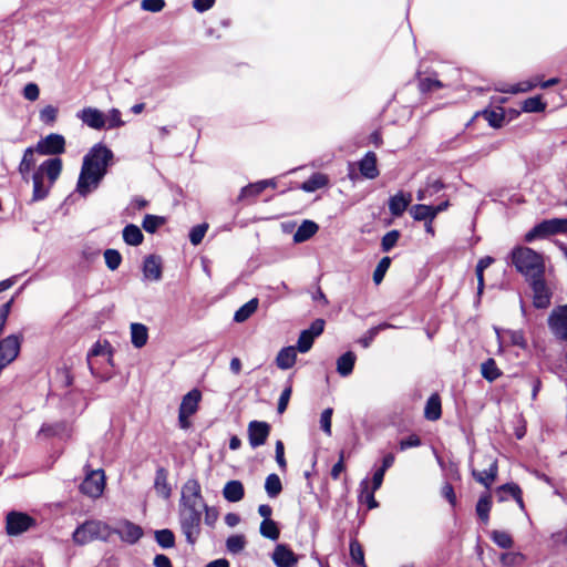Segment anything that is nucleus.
I'll return each instance as SVG.
<instances>
[{"instance_id":"1","label":"nucleus","mask_w":567,"mask_h":567,"mask_svg":"<svg viewBox=\"0 0 567 567\" xmlns=\"http://www.w3.org/2000/svg\"><path fill=\"white\" fill-rule=\"evenodd\" d=\"M38 153L37 146L28 147L22 156L19 164L18 171L21 178L29 183L30 178L33 183L32 202H39L44 199L51 186L59 178L62 172V161L59 157H53L44 161L30 176L31 169L37 164L35 154Z\"/></svg>"},{"instance_id":"2","label":"nucleus","mask_w":567,"mask_h":567,"mask_svg":"<svg viewBox=\"0 0 567 567\" xmlns=\"http://www.w3.org/2000/svg\"><path fill=\"white\" fill-rule=\"evenodd\" d=\"M206 503L196 478H188L182 486L179 501V524L188 544L196 543L200 535V523Z\"/></svg>"},{"instance_id":"3","label":"nucleus","mask_w":567,"mask_h":567,"mask_svg":"<svg viewBox=\"0 0 567 567\" xmlns=\"http://www.w3.org/2000/svg\"><path fill=\"white\" fill-rule=\"evenodd\" d=\"M114 158L113 152L104 144L93 145L83 157L76 183V192L85 197L100 186Z\"/></svg>"},{"instance_id":"4","label":"nucleus","mask_w":567,"mask_h":567,"mask_svg":"<svg viewBox=\"0 0 567 567\" xmlns=\"http://www.w3.org/2000/svg\"><path fill=\"white\" fill-rule=\"evenodd\" d=\"M512 262L527 280L545 274L543 256L528 247L515 248L512 251Z\"/></svg>"},{"instance_id":"5","label":"nucleus","mask_w":567,"mask_h":567,"mask_svg":"<svg viewBox=\"0 0 567 567\" xmlns=\"http://www.w3.org/2000/svg\"><path fill=\"white\" fill-rule=\"evenodd\" d=\"M112 535V527L101 520H86L73 532L72 539L76 545L83 546L93 540H107Z\"/></svg>"},{"instance_id":"6","label":"nucleus","mask_w":567,"mask_h":567,"mask_svg":"<svg viewBox=\"0 0 567 567\" xmlns=\"http://www.w3.org/2000/svg\"><path fill=\"white\" fill-rule=\"evenodd\" d=\"M564 233H567V218H554L536 225L525 235V240L530 243L536 238Z\"/></svg>"},{"instance_id":"7","label":"nucleus","mask_w":567,"mask_h":567,"mask_svg":"<svg viewBox=\"0 0 567 567\" xmlns=\"http://www.w3.org/2000/svg\"><path fill=\"white\" fill-rule=\"evenodd\" d=\"M34 525V518L25 513L12 511L7 514L6 530L10 536L21 535L28 532Z\"/></svg>"},{"instance_id":"8","label":"nucleus","mask_w":567,"mask_h":567,"mask_svg":"<svg viewBox=\"0 0 567 567\" xmlns=\"http://www.w3.org/2000/svg\"><path fill=\"white\" fill-rule=\"evenodd\" d=\"M533 291V305L544 309L550 305L551 289L544 279V275L527 280Z\"/></svg>"},{"instance_id":"9","label":"nucleus","mask_w":567,"mask_h":567,"mask_svg":"<svg viewBox=\"0 0 567 567\" xmlns=\"http://www.w3.org/2000/svg\"><path fill=\"white\" fill-rule=\"evenodd\" d=\"M105 476L102 470L92 471L89 473L80 485V489L89 497H100L104 491Z\"/></svg>"},{"instance_id":"10","label":"nucleus","mask_w":567,"mask_h":567,"mask_svg":"<svg viewBox=\"0 0 567 567\" xmlns=\"http://www.w3.org/2000/svg\"><path fill=\"white\" fill-rule=\"evenodd\" d=\"M35 146L41 155H59L65 151V140L61 134L51 133L41 138Z\"/></svg>"},{"instance_id":"11","label":"nucleus","mask_w":567,"mask_h":567,"mask_svg":"<svg viewBox=\"0 0 567 567\" xmlns=\"http://www.w3.org/2000/svg\"><path fill=\"white\" fill-rule=\"evenodd\" d=\"M551 332L559 339L567 341V307L555 309L548 319Z\"/></svg>"},{"instance_id":"12","label":"nucleus","mask_w":567,"mask_h":567,"mask_svg":"<svg viewBox=\"0 0 567 567\" xmlns=\"http://www.w3.org/2000/svg\"><path fill=\"white\" fill-rule=\"evenodd\" d=\"M112 534L118 535L125 543L135 544L143 536V529L132 522L123 520L112 528Z\"/></svg>"},{"instance_id":"13","label":"nucleus","mask_w":567,"mask_h":567,"mask_svg":"<svg viewBox=\"0 0 567 567\" xmlns=\"http://www.w3.org/2000/svg\"><path fill=\"white\" fill-rule=\"evenodd\" d=\"M270 433V425L264 421H251L248 424V439L251 447L256 449L266 443Z\"/></svg>"},{"instance_id":"14","label":"nucleus","mask_w":567,"mask_h":567,"mask_svg":"<svg viewBox=\"0 0 567 567\" xmlns=\"http://www.w3.org/2000/svg\"><path fill=\"white\" fill-rule=\"evenodd\" d=\"M486 463L488 464V468L483 471H477L473 468L472 475L475 478V481H477L486 488H489L497 477V460L492 456H486Z\"/></svg>"},{"instance_id":"15","label":"nucleus","mask_w":567,"mask_h":567,"mask_svg":"<svg viewBox=\"0 0 567 567\" xmlns=\"http://www.w3.org/2000/svg\"><path fill=\"white\" fill-rule=\"evenodd\" d=\"M271 559L277 567H297L298 556L285 544L276 546Z\"/></svg>"},{"instance_id":"16","label":"nucleus","mask_w":567,"mask_h":567,"mask_svg":"<svg viewBox=\"0 0 567 567\" xmlns=\"http://www.w3.org/2000/svg\"><path fill=\"white\" fill-rule=\"evenodd\" d=\"M78 116L91 128L101 130L105 126V115L97 109L85 107Z\"/></svg>"},{"instance_id":"17","label":"nucleus","mask_w":567,"mask_h":567,"mask_svg":"<svg viewBox=\"0 0 567 567\" xmlns=\"http://www.w3.org/2000/svg\"><path fill=\"white\" fill-rule=\"evenodd\" d=\"M202 392L193 389L183 396L178 411L192 416L197 412Z\"/></svg>"},{"instance_id":"18","label":"nucleus","mask_w":567,"mask_h":567,"mask_svg":"<svg viewBox=\"0 0 567 567\" xmlns=\"http://www.w3.org/2000/svg\"><path fill=\"white\" fill-rule=\"evenodd\" d=\"M496 495H497L499 502H505L509 497H513L517 502L518 506L522 509L524 508V502H523V497H522V489H520V487L517 484L507 483V484H504V485L499 486L496 489Z\"/></svg>"},{"instance_id":"19","label":"nucleus","mask_w":567,"mask_h":567,"mask_svg":"<svg viewBox=\"0 0 567 567\" xmlns=\"http://www.w3.org/2000/svg\"><path fill=\"white\" fill-rule=\"evenodd\" d=\"M143 274L146 279L158 281L162 278V264L157 256H147L143 265Z\"/></svg>"},{"instance_id":"20","label":"nucleus","mask_w":567,"mask_h":567,"mask_svg":"<svg viewBox=\"0 0 567 567\" xmlns=\"http://www.w3.org/2000/svg\"><path fill=\"white\" fill-rule=\"evenodd\" d=\"M223 496L230 503H237L245 496V488L240 481H228L223 488Z\"/></svg>"},{"instance_id":"21","label":"nucleus","mask_w":567,"mask_h":567,"mask_svg":"<svg viewBox=\"0 0 567 567\" xmlns=\"http://www.w3.org/2000/svg\"><path fill=\"white\" fill-rule=\"evenodd\" d=\"M154 488L157 495L167 499L172 494V487L168 483V472L164 467H158L155 475Z\"/></svg>"},{"instance_id":"22","label":"nucleus","mask_w":567,"mask_h":567,"mask_svg":"<svg viewBox=\"0 0 567 567\" xmlns=\"http://www.w3.org/2000/svg\"><path fill=\"white\" fill-rule=\"evenodd\" d=\"M359 169L365 178L374 179L378 177L377 155L373 152H368L359 162Z\"/></svg>"},{"instance_id":"23","label":"nucleus","mask_w":567,"mask_h":567,"mask_svg":"<svg viewBox=\"0 0 567 567\" xmlns=\"http://www.w3.org/2000/svg\"><path fill=\"white\" fill-rule=\"evenodd\" d=\"M412 200L411 194L402 192L392 196L389 200V209L393 216H401L408 208Z\"/></svg>"},{"instance_id":"24","label":"nucleus","mask_w":567,"mask_h":567,"mask_svg":"<svg viewBox=\"0 0 567 567\" xmlns=\"http://www.w3.org/2000/svg\"><path fill=\"white\" fill-rule=\"evenodd\" d=\"M538 85V78L534 80L522 81L517 84H498L495 90L502 93L517 94L528 92Z\"/></svg>"},{"instance_id":"25","label":"nucleus","mask_w":567,"mask_h":567,"mask_svg":"<svg viewBox=\"0 0 567 567\" xmlns=\"http://www.w3.org/2000/svg\"><path fill=\"white\" fill-rule=\"evenodd\" d=\"M319 229V226L312 220H303L293 234V241L297 244L309 240Z\"/></svg>"},{"instance_id":"26","label":"nucleus","mask_w":567,"mask_h":567,"mask_svg":"<svg viewBox=\"0 0 567 567\" xmlns=\"http://www.w3.org/2000/svg\"><path fill=\"white\" fill-rule=\"evenodd\" d=\"M130 330H131L132 344L137 349L143 348L147 343V340H148L147 327L143 323L134 322V323H131Z\"/></svg>"},{"instance_id":"27","label":"nucleus","mask_w":567,"mask_h":567,"mask_svg":"<svg viewBox=\"0 0 567 567\" xmlns=\"http://www.w3.org/2000/svg\"><path fill=\"white\" fill-rule=\"evenodd\" d=\"M297 359V349L295 347H286L281 349L276 358L279 369L288 370L292 368Z\"/></svg>"},{"instance_id":"28","label":"nucleus","mask_w":567,"mask_h":567,"mask_svg":"<svg viewBox=\"0 0 567 567\" xmlns=\"http://www.w3.org/2000/svg\"><path fill=\"white\" fill-rule=\"evenodd\" d=\"M442 408H441V399L439 394H432L425 404L424 416L429 421H436L441 417Z\"/></svg>"},{"instance_id":"29","label":"nucleus","mask_w":567,"mask_h":567,"mask_svg":"<svg viewBox=\"0 0 567 567\" xmlns=\"http://www.w3.org/2000/svg\"><path fill=\"white\" fill-rule=\"evenodd\" d=\"M357 357L352 351L343 353L337 360V371L341 377H348L352 373Z\"/></svg>"},{"instance_id":"30","label":"nucleus","mask_w":567,"mask_h":567,"mask_svg":"<svg viewBox=\"0 0 567 567\" xmlns=\"http://www.w3.org/2000/svg\"><path fill=\"white\" fill-rule=\"evenodd\" d=\"M329 183L328 177L324 174L316 173L311 175L309 179L303 182L300 188L306 193H313L320 188H323Z\"/></svg>"},{"instance_id":"31","label":"nucleus","mask_w":567,"mask_h":567,"mask_svg":"<svg viewBox=\"0 0 567 567\" xmlns=\"http://www.w3.org/2000/svg\"><path fill=\"white\" fill-rule=\"evenodd\" d=\"M444 187L443 183L436 178H429L426 182V186L417 190L416 198L417 200H426L429 197L435 195Z\"/></svg>"},{"instance_id":"32","label":"nucleus","mask_w":567,"mask_h":567,"mask_svg":"<svg viewBox=\"0 0 567 567\" xmlns=\"http://www.w3.org/2000/svg\"><path fill=\"white\" fill-rule=\"evenodd\" d=\"M39 435L43 436H70V430L63 422L54 424H43L39 431Z\"/></svg>"},{"instance_id":"33","label":"nucleus","mask_w":567,"mask_h":567,"mask_svg":"<svg viewBox=\"0 0 567 567\" xmlns=\"http://www.w3.org/2000/svg\"><path fill=\"white\" fill-rule=\"evenodd\" d=\"M123 239L127 245L138 246L142 244L144 236L136 225L130 224L123 229Z\"/></svg>"},{"instance_id":"34","label":"nucleus","mask_w":567,"mask_h":567,"mask_svg":"<svg viewBox=\"0 0 567 567\" xmlns=\"http://www.w3.org/2000/svg\"><path fill=\"white\" fill-rule=\"evenodd\" d=\"M410 214L415 220H425L432 223L435 218V212L433 206L417 204L411 207Z\"/></svg>"},{"instance_id":"35","label":"nucleus","mask_w":567,"mask_h":567,"mask_svg":"<svg viewBox=\"0 0 567 567\" xmlns=\"http://www.w3.org/2000/svg\"><path fill=\"white\" fill-rule=\"evenodd\" d=\"M257 308L258 299H250L235 312L234 320L239 323L246 321L252 313L256 312Z\"/></svg>"},{"instance_id":"36","label":"nucleus","mask_w":567,"mask_h":567,"mask_svg":"<svg viewBox=\"0 0 567 567\" xmlns=\"http://www.w3.org/2000/svg\"><path fill=\"white\" fill-rule=\"evenodd\" d=\"M391 328H395V326H393L391 323H388V322H383V323H380V324H378L375 327H372L359 340V343L363 348H369L380 331L385 330V329H391Z\"/></svg>"},{"instance_id":"37","label":"nucleus","mask_w":567,"mask_h":567,"mask_svg":"<svg viewBox=\"0 0 567 567\" xmlns=\"http://www.w3.org/2000/svg\"><path fill=\"white\" fill-rule=\"evenodd\" d=\"M482 116L494 128L502 127L505 121V114L502 109L485 110L482 112Z\"/></svg>"},{"instance_id":"38","label":"nucleus","mask_w":567,"mask_h":567,"mask_svg":"<svg viewBox=\"0 0 567 567\" xmlns=\"http://www.w3.org/2000/svg\"><path fill=\"white\" fill-rule=\"evenodd\" d=\"M268 183L269 182L259 181L257 183H252V184H249V185L243 187L240 190V194H239V199L243 200V199H246L249 197L258 196L260 193H262L268 187Z\"/></svg>"},{"instance_id":"39","label":"nucleus","mask_w":567,"mask_h":567,"mask_svg":"<svg viewBox=\"0 0 567 567\" xmlns=\"http://www.w3.org/2000/svg\"><path fill=\"white\" fill-rule=\"evenodd\" d=\"M481 373L485 380L493 382L501 375V370L494 359H488L481 364Z\"/></svg>"},{"instance_id":"40","label":"nucleus","mask_w":567,"mask_h":567,"mask_svg":"<svg viewBox=\"0 0 567 567\" xmlns=\"http://www.w3.org/2000/svg\"><path fill=\"white\" fill-rule=\"evenodd\" d=\"M494 259L492 257H484L478 260L475 269L476 278H477V293L481 295L484 289V270L493 264Z\"/></svg>"},{"instance_id":"41","label":"nucleus","mask_w":567,"mask_h":567,"mask_svg":"<svg viewBox=\"0 0 567 567\" xmlns=\"http://www.w3.org/2000/svg\"><path fill=\"white\" fill-rule=\"evenodd\" d=\"M265 489L269 497H277L281 489V481L277 474H269L265 482Z\"/></svg>"},{"instance_id":"42","label":"nucleus","mask_w":567,"mask_h":567,"mask_svg":"<svg viewBox=\"0 0 567 567\" xmlns=\"http://www.w3.org/2000/svg\"><path fill=\"white\" fill-rule=\"evenodd\" d=\"M491 507H492L491 496L489 495L481 496L476 504V513L482 522H484V523L488 522Z\"/></svg>"},{"instance_id":"43","label":"nucleus","mask_w":567,"mask_h":567,"mask_svg":"<svg viewBox=\"0 0 567 567\" xmlns=\"http://www.w3.org/2000/svg\"><path fill=\"white\" fill-rule=\"evenodd\" d=\"M99 355L107 357V361L110 363H112V348L107 341L95 342L87 354V360L90 361V357H99Z\"/></svg>"},{"instance_id":"44","label":"nucleus","mask_w":567,"mask_h":567,"mask_svg":"<svg viewBox=\"0 0 567 567\" xmlns=\"http://www.w3.org/2000/svg\"><path fill=\"white\" fill-rule=\"evenodd\" d=\"M360 487H361V493H360L361 501L365 502L370 509L378 507V502L374 498V493L377 491H373V488L369 486V482L367 480H363L360 484Z\"/></svg>"},{"instance_id":"45","label":"nucleus","mask_w":567,"mask_h":567,"mask_svg":"<svg viewBox=\"0 0 567 567\" xmlns=\"http://www.w3.org/2000/svg\"><path fill=\"white\" fill-rule=\"evenodd\" d=\"M247 540L244 535H231L226 540V548L230 554H239L246 547Z\"/></svg>"},{"instance_id":"46","label":"nucleus","mask_w":567,"mask_h":567,"mask_svg":"<svg viewBox=\"0 0 567 567\" xmlns=\"http://www.w3.org/2000/svg\"><path fill=\"white\" fill-rule=\"evenodd\" d=\"M260 534L268 539L276 540L279 537V528L277 524L270 519V520H262L260 524Z\"/></svg>"},{"instance_id":"47","label":"nucleus","mask_w":567,"mask_h":567,"mask_svg":"<svg viewBox=\"0 0 567 567\" xmlns=\"http://www.w3.org/2000/svg\"><path fill=\"white\" fill-rule=\"evenodd\" d=\"M155 539L162 548H172L175 544V536L169 529L156 530Z\"/></svg>"},{"instance_id":"48","label":"nucleus","mask_w":567,"mask_h":567,"mask_svg":"<svg viewBox=\"0 0 567 567\" xmlns=\"http://www.w3.org/2000/svg\"><path fill=\"white\" fill-rule=\"evenodd\" d=\"M546 104L542 101L540 96L528 97L523 103V110L528 113L543 112Z\"/></svg>"},{"instance_id":"49","label":"nucleus","mask_w":567,"mask_h":567,"mask_svg":"<svg viewBox=\"0 0 567 567\" xmlns=\"http://www.w3.org/2000/svg\"><path fill=\"white\" fill-rule=\"evenodd\" d=\"M104 259L110 270H116L121 265L122 256L115 249H106L104 251Z\"/></svg>"},{"instance_id":"50","label":"nucleus","mask_w":567,"mask_h":567,"mask_svg":"<svg viewBox=\"0 0 567 567\" xmlns=\"http://www.w3.org/2000/svg\"><path fill=\"white\" fill-rule=\"evenodd\" d=\"M165 223L164 217L155 216V215H146L143 220V228L147 233H155L159 226Z\"/></svg>"},{"instance_id":"51","label":"nucleus","mask_w":567,"mask_h":567,"mask_svg":"<svg viewBox=\"0 0 567 567\" xmlns=\"http://www.w3.org/2000/svg\"><path fill=\"white\" fill-rule=\"evenodd\" d=\"M493 542L501 548H511L513 546L512 536L503 530H494L492 534Z\"/></svg>"},{"instance_id":"52","label":"nucleus","mask_w":567,"mask_h":567,"mask_svg":"<svg viewBox=\"0 0 567 567\" xmlns=\"http://www.w3.org/2000/svg\"><path fill=\"white\" fill-rule=\"evenodd\" d=\"M390 264H391V259L389 257H383L379 261L378 266L375 267V269L373 271V281L375 282V285L381 284L386 270L390 267Z\"/></svg>"},{"instance_id":"53","label":"nucleus","mask_w":567,"mask_h":567,"mask_svg":"<svg viewBox=\"0 0 567 567\" xmlns=\"http://www.w3.org/2000/svg\"><path fill=\"white\" fill-rule=\"evenodd\" d=\"M315 339L316 338L306 330L301 331L297 342V350L301 353L308 352L311 349Z\"/></svg>"},{"instance_id":"54","label":"nucleus","mask_w":567,"mask_h":567,"mask_svg":"<svg viewBox=\"0 0 567 567\" xmlns=\"http://www.w3.org/2000/svg\"><path fill=\"white\" fill-rule=\"evenodd\" d=\"M58 116V109L53 105H47L40 111V121L44 124L52 125Z\"/></svg>"},{"instance_id":"55","label":"nucleus","mask_w":567,"mask_h":567,"mask_svg":"<svg viewBox=\"0 0 567 567\" xmlns=\"http://www.w3.org/2000/svg\"><path fill=\"white\" fill-rule=\"evenodd\" d=\"M208 229L207 224H200L190 229L189 240L194 246H197L202 243L206 231Z\"/></svg>"},{"instance_id":"56","label":"nucleus","mask_w":567,"mask_h":567,"mask_svg":"<svg viewBox=\"0 0 567 567\" xmlns=\"http://www.w3.org/2000/svg\"><path fill=\"white\" fill-rule=\"evenodd\" d=\"M400 233L398 230H391L382 237L381 246L383 251H390L398 243Z\"/></svg>"},{"instance_id":"57","label":"nucleus","mask_w":567,"mask_h":567,"mask_svg":"<svg viewBox=\"0 0 567 567\" xmlns=\"http://www.w3.org/2000/svg\"><path fill=\"white\" fill-rule=\"evenodd\" d=\"M525 557L520 553H504L501 555V563L506 566H516L524 561Z\"/></svg>"},{"instance_id":"58","label":"nucleus","mask_w":567,"mask_h":567,"mask_svg":"<svg viewBox=\"0 0 567 567\" xmlns=\"http://www.w3.org/2000/svg\"><path fill=\"white\" fill-rule=\"evenodd\" d=\"M504 333L509 338L513 346L524 349L526 340L522 330H505Z\"/></svg>"},{"instance_id":"59","label":"nucleus","mask_w":567,"mask_h":567,"mask_svg":"<svg viewBox=\"0 0 567 567\" xmlns=\"http://www.w3.org/2000/svg\"><path fill=\"white\" fill-rule=\"evenodd\" d=\"M333 410L331 408H327L322 411L320 415V427L327 434L331 435V417Z\"/></svg>"},{"instance_id":"60","label":"nucleus","mask_w":567,"mask_h":567,"mask_svg":"<svg viewBox=\"0 0 567 567\" xmlns=\"http://www.w3.org/2000/svg\"><path fill=\"white\" fill-rule=\"evenodd\" d=\"M13 298L0 307V336L4 332L6 324L13 305Z\"/></svg>"},{"instance_id":"61","label":"nucleus","mask_w":567,"mask_h":567,"mask_svg":"<svg viewBox=\"0 0 567 567\" xmlns=\"http://www.w3.org/2000/svg\"><path fill=\"white\" fill-rule=\"evenodd\" d=\"M164 7V0H143L141 3V8L148 12H159Z\"/></svg>"},{"instance_id":"62","label":"nucleus","mask_w":567,"mask_h":567,"mask_svg":"<svg viewBox=\"0 0 567 567\" xmlns=\"http://www.w3.org/2000/svg\"><path fill=\"white\" fill-rule=\"evenodd\" d=\"M107 123L109 128H114L123 125V121L121 120V113L118 110L113 109L110 111L109 115L105 116V124Z\"/></svg>"},{"instance_id":"63","label":"nucleus","mask_w":567,"mask_h":567,"mask_svg":"<svg viewBox=\"0 0 567 567\" xmlns=\"http://www.w3.org/2000/svg\"><path fill=\"white\" fill-rule=\"evenodd\" d=\"M421 445V440L416 434H411L406 439H403L399 443L400 451H405L411 447H417Z\"/></svg>"},{"instance_id":"64","label":"nucleus","mask_w":567,"mask_h":567,"mask_svg":"<svg viewBox=\"0 0 567 567\" xmlns=\"http://www.w3.org/2000/svg\"><path fill=\"white\" fill-rule=\"evenodd\" d=\"M442 83L436 79L425 78L420 80V89L423 92H431L440 89Z\"/></svg>"}]
</instances>
